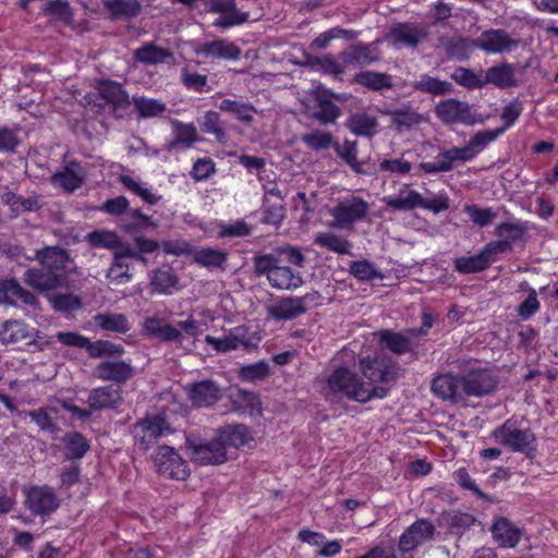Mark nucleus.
I'll return each mask as SVG.
<instances>
[{
	"instance_id": "1",
	"label": "nucleus",
	"mask_w": 558,
	"mask_h": 558,
	"mask_svg": "<svg viewBox=\"0 0 558 558\" xmlns=\"http://www.w3.org/2000/svg\"><path fill=\"white\" fill-rule=\"evenodd\" d=\"M320 393L330 402L348 399L365 403L374 398H385L387 389L372 387L349 367L337 366L322 380Z\"/></svg>"
},
{
	"instance_id": "2",
	"label": "nucleus",
	"mask_w": 558,
	"mask_h": 558,
	"mask_svg": "<svg viewBox=\"0 0 558 558\" xmlns=\"http://www.w3.org/2000/svg\"><path fill=\"white\" fill-rule=\"evenodd\" d=\"M254 270L258 276H266L269 284L279 290H295L303 286L304 279L300 271L280 265L275 254H263L253 258Z\"/></svg>"
},
{
	"instance_id": "3",
	"label": "nucleus",
	"mask_w": 558,
	"mask_h": 558,
	"mask_svg": "<svg viewBox=\"0 0 558 558\" xmlns=\"http://www.w3.org/2000/svg\"><path fill=\"white\" fill-rule=\"evenodd\" d=\"M143 330L148 336L160 341L177 343H181L184 340V333L197 337L203 332L202 324L192 316L179 322L178 327L157 316L147 317L143 323Z\"/></svg>"
},
{
	"instance_id": "4",
	"label": "nucleus",
	"mask_w": 558,
	"mask_h": 558,
	"mask_svg": "<svg viewBox=\"0 0 558 558\" xmlns=\"http://www.w3.org/2000/svg\"><path fill=\"white\" fill-rule=\"evenodd\" d=\"M371 210L369 203L356 194H348L336 201L328 210L332 220L330 227L339 230H353L354 225L364 220Z\"/></svg>"
},
{
	"instance_id": "5",
	"label": "nucleus",
	"mask_w": 558,
	"mask_h": 558,
	"mask_svg": "<svg viewBox=\"0 0 558 558\" xmlns=\"http://www.w3.org/2000/svg\"><path fill=\"white\" fill-rule=\"evenodd\" d=\"M187 452L192 461L201 465H218L227 461V450L219 434L211 439L189 437Z\"/></svg>"
},
{
	"instance_id": "6",
	"label": "nucleus",
	"mask_w": 558,
	"mask_h": 558,
	"mask_svg": "<svg viewBox=\"0 0 558 558\" xmlns=\"http://www.w3.org/2000/svg\"><path fill=\"white\" fill-rule=\"evenodd\" d=\"M475 157L469 144L458 147L453 146L449 149L441 150L434 161H423L415 168V175L421 173L436 174L439 172H449L453 169L456 162L465 163L473 160Z\"/></svg>"
},
{
	"instance_id": "7",
	"label": "nucleus",
	"mask_w": 558,
	"mask_h": 558,
	"mask_svg": "<svg viewBox=\"0 0 558 558\" xmlns=\"http://www.w3.org/2000/svg\"><path fill=\"white\" fill-rule=\"evenodd\" d=\"M436 116L447 124H465L474 125L482 124L486 118L477 113L465 101L458 99H447L440 101L435 108Z\"/></svg>"
},
{
	"instance_id": "8",
	"label": "nucleus",
	"mask_w": 558,
	"mask_h": 558,
	"mask_svg": "<svg viewBox=\"0 0 558 558\" xmlns=\"http://www.w3.org/2000/svg\"><path fill=\"white\" fill-rule=\"evenodd\" d=\"M133 436L144 450L150 448L161 437L173 433L172 427L162 415L146 416L133 426Z\"/></svg>"
},
{
	"instance_id": "9",
	"label": "nucleus",
	"mask_w": 558,
	"mask_h": 558,
	"mask_svg": "<svg viewBox=\"0 0 558 558\" xmlns=\"http://www.w3.org/2000/svg\"><path fill=\"white\" fill-rule=\"evenodd\" d=\"M153 461L156 471L169 478L184 481L190 474L187 462L170 446H159Z\"/></svg>"
},
{
	"instance_id": "10",
	"label": "nucleus",
	"mask_w": 558,
	"mask_h": 558,
	"mask_svg": "<svg viewBox=\"0 0 558 558\" xmlns=\"http://www.w3.org/2000/svg\"><path fill=\"white\" fill-rule=\"evenodd\" d=\"M492 436L498 444L517 452L530 450L535 440L534 434L531 430L519 428L515 422L510 420L494 429Z\"/></svg>"
},
{
	"instance_id": "11",
	"label": "nucleus",
	"mask_w": 558,
	"mask_h": 558,
	"mask_svg": "<svg viewBox=\"0 0 558 558\" xmlns=\"http://www.w3.org/2000/svg\"><path fill=\"white\" fill-rule=\"evenodd\" d=\"M435 533L434 524L428 520H417L412 523L400 536L398 543L399 558H413L411 551L430 539Z\"/></svg>"
},
{
	"instance_id": "12",
	"label": "nucleus",
	"mask_w": 558,
	"mask_h": 558,
	"mask_svg": "<svg viewBox=\"0 0 558 558\" xmlns=\"http://www.w3.org/2000/svg\"><path fill=\"white\" fill-rule=\"evenodd\" d=\"M476 49L487 54H505L514 51L519 46V40L512 38L509 33L502 28L484 31L473 39Z\"/></svg>"
},
{
	"instance_id": "13",
	"label": "nucleus",
	"mask_w": 558,
	"mask_h": 558,
	"mask_svg": "<svg viewBox=\"0 0 558 558\" xmlns=\"http://www.w3.org/2000/svg\"><path fill=\"white\" fill-rule=\"evenodd\" d=\"M463 400L466 397L481 398L492 393L497 386V377L486 368H470L461 375Z\"/></svg>"
},
{
	"instance_id": "14",
	"label": "nucleus",
	"mask_w": 558,
	"mask_h": 558,
	"mask_svg": "<svg viewBox=\"0 0 558 558\" xmlns=\"http://www.w3.org/2000/svg\"><path fill=\"white\" fill-rule=\"evenodd\" d=\"M25 506L35 515H45L59 507L54 490L49 486H32L24 489Z\"/></svg>"
},
{
	"instance_id": "15",
	"label": "nucleus",
	"mask_w": 558,
	"mask_h": 558,
	"mask_svg": "<svg viewBox=\"0 0 558 558\" xmlns=\"http://www.w3.org/2000/svg\"><path fill=\"white\" fill-rule=\"evenodd\" d=\"M526 230V226L522 222L500 223L495 229L498 240L492 241L487 245L496 257L499 254L509 253L512 251L513 244L522 240Z\"/></svg>"
},
{
	"instance_id": "16",
	"label": "nucleus",
	"mask_w": 558,
	"mask_h": 558,
	"mask_svg": "<svg viewBox=\"0 0 558 558\" xmlns=\"http://www.w3.org/2000/svg\"><path fill=\"white\" fill-rule=\"evenodd\" d=\"M247 330L244 326H236L230 330H228L227 333H225L222 337H214L210 335H207L205 337V342L213 348L216 352L219 353H227L233 350H236L240 347H243L244 349L248 350L253 345L252 343L246 339Z\"/></svg>"
},
{
	"instance_id": "17",
	"label": "nucleus",
	"mask_w": 558,
	"mask_h": 558,
	"mask_svg": "<svg viewBox=\"0 0 558 558\" xmlns=\"http://www.w3.org/2000/svg\"><path fill=\"white\" fill-rule=\"evenodd\" d=\"M317 293L313 294H306L304 296H287L282 298L277 304L269 307L268 312L269 315L279 320H290L293 319L306 311V302L313 301L315 299V295Z\"/></svg>"
},
{
	"instance_id": "18",
	"label": "nucleus",
	"mask_w": 558,
	"mask_h": 558,
	"mask_svg": "<svg viewBox=\"0 0 558 558\" xmlns=\"http://www.w3.org/2000/svg\"><path fill=\"white\" fill-rule=\"evenodd\" d=\"M383 203H385L387 207L398 211H408L428 206L425 204V198L421 193L411 189L410 185L405 183L401 184L397 194L385 196Z\"/></svg>"
},
{
	"instance_id": "19",
	"label": "nucleus",
	"mask_w": 558,
	"mask_h": 558,
	"mask_svg": "<svg viewBox=\"0 0 558 558\" xmlns=\"http://www.w3.org/2000/svg\"><path fill=\"white\" fill-rule=\"evenodd\" d=\"M185 389L190 401L197 408L210 407L221 398L220 387L210 379L193 383Z\"/></svg>"
},
{
	"instance_id": "20",
	"label": "nucleus",
	"mask_w": 558,
	"mask_h": 558,
	"mask_svg": "<svg viewBox=\"0 0 558 558\" xmlns=\"http://www.w3.org/2000/svg\"><path fill=\"white\" fill-rule=\"evenodd\" d=\"M432 391L442 400L461 402L463 401L462 378L451 373L439 375L432 381Z\"/></svg>"
},
{
	"instance_id": "21",
	"label": "nucleus",
	"mask_w": 558,
	"mask_h": 558,
	"mask_svg": "<svg viewBox=\"0 0 558 558\" xmlns=\"http://www.w3.org/2000/svg\"><path fill=\"white\" fill-rule=\"evenodd\" d=\"M426 33L412 23H401L392 27L388 34L389 43L396 48H415Z\"/></svg>"
},
{
	"instance_id": "22",
	"label": "nucleus",
	"mask_w": 558,
	"mask_h": 558,
	"mask_svg": "<svg viewBox=\"0 0 558 558\" xmlns=\"http://www.w3.org/2000/svg\"><path fill=\"white\" fill-rule=\"evenodd\" d=\"M196 53L207 59L235 61L241 57V49L227 39H216L204 43L196 48Z\"/></svg>"
},
{
	"instance_id": "23",
	"label": "nucleus",
	"mask_w": 558,
	"mask_h": 558,
	"mask_svg": "<svg viewBox=\"0 0 558 558\" xmlns=\"http://www.w3.org/2000/svg\"><path fill=\"white\" fill-rule=\"evenodd\" d=\"M85 169L76 161H71L64 166L63 170L51 177V183L71 193L81 187L85 179Z\"/></svg>"
},
{
	"instance_id": "24",
	"label": "nucleus",
	"mask_w": 558,
	"mask_h": 558,
	"mask_svg": "<svg viewBox=\"0 0 558 558\" xmlns=\"http://www.w3.org/2000/svg\"><path fill=\"white\" fill-rule=\"evenodd\" d=\"M33 327L23 320L9 319L0 326V342L4 345H22L32 338Z\"/></svg>"
},
{
	"instance_id": "25",
	"label": "nucleus",
	"mask_w": 558,
	"mask_h": 558,
	"mask_svg": "<svg viewBox=\"0 0 558 558\" xmlns=\"http://www.w3.org/2000/svg\"><path fill=\"white\" fill-rule=\"evenodd\" d=\"M496 259V256L486 244L478 254L457 257L454 259V269L464 275L480 272L488 268Z\"/></svg>"
},
{
	"instance_id": "26",
	"label": "nucleus",
	"mask_w": 558,
	"mask_h": 558,
	"mask_svg": "<svg viewBox=\"0 0 558 558\" xmlns=\"http://www.w3.org/2000/svg\"><path fill=\"white\" fill-rule=\"evenodd\" d=\"M62 272L45 269L43 266L38 269L32 268L25 272V281L28 286L40 291H48L60 287L64 282Z\"/></svg>"
},
{
	"instance_id": "27",
	"label": "nucleus",
	"mask_w": 558,
	"mask_h": 558,
	"mask_svg": "<svg viewBox=\"0 0 558 558\" xmlns=\"http://www.w3.org/2000/svg\"><path fill=\"white\" fill-rule=\"evenodd\" d=\"M95 375L101 380L125 383L134 376V369L124 361H104L96 366Z\"/></svg>"
},
{
	"instance_id": "28",
	"label": "nucleus",
	"mask_w": 558,
	"mask_h": 558,
	"mask_svg": "<svg viewBox=\"0 0 558 558\" xmlns=\"http://www.w3.org/2000/svg\"><path fill=\"white\" fill-rule=\"evenodd\" d=\"M492 534L500 547L513 548L521 541L522 530L515 526L509 519L498 518L492 526Z\"/></svg>"
},
{
	"instance_id": "29",
	"label": "nucleus",
	"mask_w": 558,
	"mask_h": 558,
	"mask_svg": "<svg viewBox=\"0 0 558 558\" xmlns=\"http://www.w3.org/2000/svg\"><path fill=\"white\" fill-rule=\"evenodd\" d=\"M341 59L348 66L362 68L376 62L379 54L374 45H355L344 50Z\"/></svg>"
},
{
	"instance_id": "30",
	"label": "nucleus",
	"mask_w": 558,
	"mask_h": 558,
	"mask_svg": "<svg viewBox=\"0 0 558 558\" xmlns=\"http://www.w3.org/2000/svg\"><path fill=\"white\" fill-rule=\"evenodd\" d=\"M347 128L356 136L372 138L378 132V119L367 112L352 113L347 122Z\"/></svg>"
},
{
	"instance_id": "31",
	"label": "nucleus",
	"mask_w": 558,
	"mask_h": 558,
	"mask_svg": "<svg viewBox=\"0 0 558 558\" xmlns=\"http://www.w3.org/2000/svg\"><path fill=\"white\" fill-rule=\"evenodd\" d=\"M122 400L121 389L113 386L99 387L88 395L87 403L93 410L116 408Z\"/></svg>"
},
{
	"instance_id": "32",
	"label": "nucleus",
	"mask_w": 558,
	"mask_h": 558,
	"mask_svg": "<svg viewBox=\"0 0 558 558\" xmlns=\"http://www.w3.org/2000/svg\"><path fill=\"white\" fill-rule=\"evenodd\" d=\"M171 136L172 140L168 143L169 149H187L198 141L196 126L192 123L180 121L172 122Z\"/></svg>"
},
{
	"instance_id": "33",
	"label": "nucleus",
	"mask_w": 558,
	"mask_h": 558,
	"mask_svg": "<svg viewBox=\"0 0 558 558\" xmlns=\"http://www.w3.org/2000/svg\"><path fill=\"white\" fill-rule=\"evenodd\" d=\"M35 257L45 269L62 272L63 275L64 269L70 262L66 251L56 246H49L41 251H37Z\"/></svg>"
},
{
	"instance_id": "34",
	"label": "nucleus",
	"mask_w": 558,
	"mask_h": 558,
	"mask_svg": "<svg viewBox=\"0 0 558 558\" xmlns=\"http://www.w3.org/2000/svg\"><path fill=\"white\" fill-rule=\"evenodd\" d=\"M98 95L114 108L125 107L131 100L129 94L120 83L107 80L97 85Z\"/></svg>"
},
{
	"instance_id": "35",
	"label": "nucleus",
	"mask_w": 558,
	"mask_h": 558,
	"mask_svg": "<svg viewBox=\"0 0 558 558\" xmlns=\"http://www.w3.org/2000/svg\"><path fill=\"white\" fill-rule=\"evenodd\" d=\"M314 243L322 248L340 255H352V243L343 235L337 234L332 231L316 233Z\"/></svg>"
},
{
	"instance_id": "36",
	"label": "nucleus",
	"mask_w": 558,
	"mask_h": 558,
	"mask_svg": "<svg viewBox=\"0 0 558 558\" xmlns=\"http://www.w3.org/2000/svg\"><path fill=\"white\" fill-rule=\"evenodd\" d=\"M119 180L128 191L132 192L149 205H156L161 199L159 194L135 175L121 174Z\"/></svg>"
},
{
	"instance_id": "37",
	"label": "nucleus",
	"mask_w": 558,
	"mask_h": 558,
	"mask_svg": "<svg viewBox=\"0 0 558 558\" xmlns=\"http://www.w3.org/2000/svg\"><path fill=\"white\" fill-rule=\"evenodd\" d=\"M119 180L128 191L132 192L149 205H156L161 199L159 194L135 175L121 174Z\"/></svg>"
},
{
	"instance_id": "38",
	"label": "nucleus",
	"mask_w": 558,
	"mask_h": 558,
	"mask_svg": "<svg viewBox=\"0 0 558 558\" xmlns=\"http://www.w3.org/2000/svg\"><path fill=\"white\" fill-rule=\"evenodd\" d=\"M193 262L208 269H225L228 253L214 247H201L193 251Z\"/></svg>"
},
{
	"instance_id": "39",
	"label": "nucleus",
	"mask_w": 558,
	"mask_h": 558,
	"mask_svg": "<svg viewBox=\"0 0 558 558\" xmlns=\"http://www.w3.org/2000/svg\"><path fill=\"white\" fill-rule=\"evenodd\" d=\"M133 58L135 61L145 65H156L172 58V52L150 43L135 49L133 51Z\"/></svg>"
},
{
	"instance_id": "40",
	"label": "nucleus",
	"mask_w": 558,
	"mask_h": 558,
	"mask_svg": "<svg viewBox=\"0 0 558 558\" xmlns=\"http://www.w3.org/2000/svg\"><path fill=\"white\" fill-rule=\"evenodd\" d=\"M105 9L113 19H133L142 11L138 0H102Z\"/></svg>"
},
{
	"instance_id": "41",
	"label": "nucleus",
	"mask_w": 558,
	"mask_h": 558,
	"mask_svg": "<svg viewBox=\"0 0 558 558\" xmlns=\"http://www.w3.org/2000/svg\"><path fill=\"white\" fill-rule=\"evenodd\" d=\"M219 109L222 112L233 114L239 121L247 124L253 122L254 116L257 112L250 102L231 98L222 99L219 104Z\"/></svg>"
},
{
	"instance_id": "42",
	"label": "nucleus",
	"mask_w": 558,
	"mask_h": 558,
	"mask_svg": "<svg viewBox=\"0 0 558 558\" xmlns=\"http://www.w3.org/2000/svg\"><path fill=\"white\" fill-rule=\"evenodd\" d=\"M360 364L363 376L368 379L366 383L371 384L372 387H375L374 383H385L392 378L390 368L379 360L366 357Z\"/></svg>"
},
{
	"instance_id": "43",
	"label": "nucleus",
	"mask_w": 558,
	"mask_h": 558,
	"mask_svg": "<svg viewBox=\"0 0 558 558\" xmlns=\"http://www.w3.org/2000/svg\"><path fill=\"white\" fill-rule=\"evenodd\" d=\"M485 84H493L499 88H507L515 84L514 69L509 63L492 66L486 71Z\"/></svg>"
},
{
	"instance_id": "44",
	"label": "nucleus",
	"mask_w": 558,
	"mask_h": 558,
	"mask_svg": "<svg viewBox=\"0 0 558 558\" xmlns=\"http://www.w3.org/2000/svg\"><path fill=\"white\" fill-rule=\"evenodd\" d=\"M384 114L391 117V124L399 130L411 129L418 125L423 117L410 106H403L393 110H385Z\"/></svg>"
},
{
	"instance_id": "45",
	"label": "nucleus",
	"mask_w": 558,
	"mask_h": 558,
	"mask_svg": "<svg viewBox=\"0 0 558 558\" xmlns=\"http://www.w3.org/2000/svg\"><path fill=\"white\" fill-rule=\"evenodd\" d=\"M95 324L102 330L125 333L131 329L128 317L121 313H100L94 317Z\"/></svg>"
},
{
	"instance_id": "46",
	"label": "nucleus",
	"mask_w": 558,
	"mask_h": 558,
	"mask_svg": "<svg viewBox=\"0 0 558 558\" xmlns=\"http://www.w3.org/2000/svg\"><path fill=\"white\" fill-rule=\"evenodd\" d=\"M65 446V458L68 460H80L90 449L88 440L80 433H68L63 437Z\"/></svg>"
},
{
	"instance_id": "47",
	"label": "nucleus",
	"mask_w": 558,
	"mask_h": 558,
	"mask_svg": "<svg viewBox=\"0 0 558 558\" xmlns=\"http://www.w3.org/2000/svg\"><path fill=\"white\" fill-rule=\"evenodd\" d=\"M354 81L372 90L392 88V77L387 73L363 71L355 75Z\"/></svg>"
},
{
	"instance_id": "48",
	"label": "nucleus",
	"mask_w": 558,
	"mask_h": 558,
	"mask_svg": "<svg viewBox=\"0 0 558 558\" xmlns=\"http://www.w3.org/2000/svg\"><path fill=\"white\" fill-rule=\"evenodd\" d=\"M131 102L136 109L138 117L142 119H151L159 117L167 109L166 105L162 101L154 98H147L144 96H134Z\"/></svg>"
},
{
	"instance_id": "49",
	"label": "nucleus",
	"mask_w": 558,
	"mask_h": 558,
	"mask_svg": "<svg viewBox=\"0 0 558 558\" xmlns=\"http://www.w3.org/2000/svg\"><path fill=\"white\" fill-rule=\"evenodd\" d=\"M3 293L5 294V303L16 304L21 302L23 304L31 305L35 302V296L29 291L25 290L16 280L7 279L2 280Z\"/></svg>"
},
{
	"instance_id": "50",
	"label": "nucleus",
	"mask_w": 558,
	"mask_h": 558,
	"mask_svg": "<svg viewBox=\"0 0 558 558\" xmlns=\"http://www.w3.org/2000/svg\"><path fill=\"white\" fill-rule=\"evenodd\" d=\"M178 282L174 271L170 268L156 269L150 275V284L161 294H171Z\"/></svg>"
},
{
	"instance_id": "51",
	"label": "nucleus",
	"mask_w": 558,
	"mask_h": 558,
	"mask_svg": "<svg viewBox=\"0 0 558 558\" xmlns=\"http://www.w3.org/2000/svg\"><path fill=\"white\" fill-rule=\"evenodd\" d=\"M380 344L396 354H404L412 351L410 337L391 330H385L380 333Z\"/></svg>"
},
{
	"instance_id": "52",
	"label": "nucleus",
	"mask_w": 558,
	"mask_h": 558,
	"mask_svg": "<svg viewBox=\"0 0 558 558\" xmlns=\"http://www.w3.org/2000/svg\"><path fill=\"white\" fill-rule=\"evenodd\" d=\"M203 132L215 136L216 141L220 144H226L228 141L227 132L222 126L220 114L216 111H207L199 121Z\"/></svg>"
},
{
	"instance_id": "53",
	"label": "nucleus",
	"mask_w": 558,
	"mask_h": 558,
	"mask_svg": "<svg viewBox=\"0 0 558 558\" xmlns=\"http://www.w3.org/2000/svg\"><path fill=\"white\" fill-rule=\"evenodd\" d=\"M305 146L313 151L327 150L333 147V136L330 132L323 130H312L301 137Z\"/></svg>"
},
{
	"instance_id": "54",
	"label": "nucleus",
	"mask_w": 558,
	"mask_h": 558,
	"mask_svg": "<svg viewBox=\"0 0 558 558\" xmlns=\"http://www.w3.org/2000/svg\"><path fill=\"white\" fill-rule=\"evenodd\" d=\"M218 434L223 440L226 450L229 447L239 448L247 444L250 436L248 430L243 425L228 426L223 429H219Z\"/></svg>"
},
{
	"instance_id": "55",
	"label": "nucleus",
	"mask_w": 558,
	"mask_h": 558,
	"mask_svg": "<svg viewBox=\"0 0 558 558\" xmlns=\"http://www.w3.org/2000/svg\"><path fill=\"white\" fill-rule=\"evenodd\" d=\"M504 133L505 128L483 130L474 133L468 143L474 157L481 154L490 143L495 142Z\"/></svg>"
},
{
	"instance_id": "56",
	"label": "nucleus",
	"mask_w": 558,
	"mask_h": 558,
	"mask_svg": "<svg viewBox=\"0 0 558 558\" xmlns=\"http://www.w3.org/2000/svg\"><path fill=\"white\" fill-rule=\"evenodd\" d=\"M413 88L424 93L440 96L452 92V84L450 82L440 81L436 77H432L425 74L413 83Z\"/></svg>"
},
{
	"instance_id": "57",
	"label": "nucleus",
	"mask_w": 558,
	"mask_h": 558,
	"mask_svg": "<svg viewBox=\"0 0 558 558\" xmlns=\"http://www.w3.org/2000/svg\"><path fill=\"white\" fill-rule=\"evenodd\" d=\"M473 49H476L473 39L457 37L446 45V53L449 58L463 61L470 58Z\"/></svg>"
},
{
	"instance_id": "58",
	"label": "nucleus",
	"mask_w": 558,
	"mask_h": 558,
	"mask_svg": "<svg viewBox=\"0 0 558 558\" xmlns=\"http://www.w3.org/2000/svg\"><path fill=\"white\" fill-rule=\"evenodd\" d=\"M333 148L338 156L344 160L353 171L362 173V166L357 160V143L355 141L345 140L341 145L333 143Z\"/></svg>"
},
{
	"instance_id": "59",
	"label": "nucleus",
	"mask_w": 558,
	"mask_h": 558,
	"mask_svg": "<svg viewBox=\"0 0 558 558\" xmlns=\"http://www.w3.org/2000/svg\"><path fill=\"white\" fill-rule=\"evenodd\" d=\"M85 350L87 351L88 355L94 359L120 355L124 352L123 347L120 344L113 343L108 340H97L95 342H92L89 339Z\"/></svg>"
},
{
	"instance_id": "60",
	"label": "nucleus",
	"mask_w": 558,
	"mask_h": 558,
	"mask_svg": "<svg viewBox=\"0 0 558 558\" xmlns=\"http://www.w3.org/2000/svg\"><path fill=\"white\" fill-rule=\"evenodd\" d=\"M52 307L58 312L70 313L82 307L83 303L78 295L73 293H57L50 298Z\"/></svg>"
},
{
	"instance_id": "61",
	"label": "nucleus",
	"mask_w": 558,
	"mask_h": 558,
	"mask_svg": "<svg viewBox=\"0 0 558 558\" xmlns=\"http://www.w3.org/2000/svg\"><path fill=\"white\" fill-rule=\"evenodd\" d=\"M451 77L456 83L469 89L481 88L485 85L484 77L465 68L456 69Z\"/></svg>"
},
{
	"instance_id": "62",
	"label": "nucleus",
	"mask_w": 558,
	"mask_h": 558,
	"mask_svg": "<svg viewBox=\"0 0 558 558\" xmlns=\"http://www.w3.org/2000/svg\"><path fill=\"white\" fill-rule=\"evenodd\" d=\"M350 274L360 281H369L380 277L376 266L367 259L351 262Z\"/></svg>"
},
{
	"instance_id": "63",
	"label": "nucleus",
	"mask_w": 558,
	"mask_h": 558,
	"mask_svg": "<svg viewBox=\"0 0 558 558\" xmlns=\"http://www.w3.org/2000/svg\"><path fill=\"white\" fill-rule=\"evenodd\" d=\"M378 169L381 172H388L390 174L407 175L412 171L413 166L402 156L398 158L383 159L378 163Z\"/></svg>"
},
{
	"instance_id": "64",
	"label": "nucleus",
	"mask_w": 558,
	"mask_h": 558,
	"mask_svg": "<svg viewBox=\"0 0 558 558\" xmlns=\"http://www.w3.org/2000/svg\"><path fill=\"white\" fill-rule=\"evenodd\" d=\"M106 276L110 283L116 286L124 284L132 280L129 264L116 259H113L112 265L108 268Z\"/></svg>"
}]
</instances>
